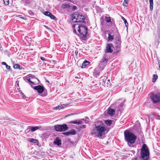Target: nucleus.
Here are the masks:
<instances>
[{
    "mask_svg": "<svg viewBox=\"0 0 160 160\" xmlns=\"http://www.w3.org/2000/svg\"><path fill=\"white\" fill-rule=\"evenodd\" d=\"M29 141L31 142L34 143L36 144L38 143V140L33 138H30L29 140Z\"/></svg>",
    "mask_w": 160,
    "mask_h": 160,
    "instance_id": "24",
    "label": "nucleus"
},
{
    "mask_svg": "<svg viewBox=\"0 0 160 160\" xmlns=\"http://www.w3.org/2000/svg\"><path fill=\"white\" fill-rule=\"evenodd\" d=\"M80 128H86V125H83L80 127Z\"/></svg>",
    "mask_w": 160,
    "mask_h": 160,
    "instance_id": "44",
    "label": "nucleus"
},
{
    "mask_svg": "<svg viewBox=\"0 0 160 160\" xmlns=\"http://www.w3.org/2000/svg\"><path fill=\"white\" fill-rule=\"evenodd\" d=\"M120 45H118V46H117V47H116V50L118 51H119V48H120Z\"/></svg>",
    "mask_w": 160,
    "mask_h": 160,
    "instance_id": "41",
    "label": "nucleus"
},
{
    "mask_svg": "<svg viewBox=\"0 0 160 160\" xmlns=\"http://www.w3.org/2000/svg\"><path fill=\"white\" fill-rule=\"evenodd\" d=\"M107 87H108V86H110V82H107Z\"/></svg>",
    "mask_w": 160,
    "mask_h": 160,
    "instance_id": "47",
    "label": "nucleus"
},
{
    "mask_svg": "<svg viewBox=\"0 0 160 160\" xmlns=\"http://www.w3.org/2000/svg\"><path fill=\"white\" fill-rule=\"evenodd\" d=\"M108 58L106 53H105L103 56V58L101 60L100 65H103L102 67H104L106 65V63L108 60Z\"/></svg>",
    "mask_w": 160,
    "mask_h": 160,
    "instance_id": "9",
    "label": "nucleus"
},
{
    "mask_svg": "<svg viewBox=\"0 0 160 160\" xmlns=\"http://www.w3.org/2000/svg\"><path fill=\"white\" fill-rule=\"evenodd\" d=\"M99 72L96 69H95L93 72V74L95 76L97 77L99 75Z\"/></svg>",
    "mask_w": 160,
    "mask_h": 160,
    "instance_id": "27",
    "label": "nucleus"
},
{
    "mask_svg": "<svg viewBox=\"0 0 160 160\" xmlns=\"http://www.w3.org/2000/svg\"><path fill=\"white\" fill-rule=\"evenodd\" d=\"M141 158L144 160H148L149 157L150 153L147 145L144 144L141 149Z\"/></svg>",
    "mask_w": 160,
    "mask_h": 160,
    "instance_id": "4",
    "label": "nucleus"
},
{
    "mask_svg": "<svg viewBox=\"0 0 160 160\" xmlns=\"http://www.w3.org/2000/svg\"><path fill=\"white\" fill-rule=\"evenodd\" d=\"M72 28L74 33H76V31H78L79 33L78 34V35L81 39L83 40H86L88 30V28L86 26L74 24L72 25Z\"/></svg>",
    "mask_w": 160,
    "mask_h": 160,
    "instance_id": "2",
    "label": "nucleus"
},
{
    "mask_svg": "<svg viewBox=\"0 0 160 160\" xmlns=\"http://www.w3.org/2000/svg\"><path fill=\"white\" fill-rule=\"evenodd\" d=\"M114 48L113 45L112 44H107L105 50L106 53H112L113 51V49Z\"/></svg>",
    "mask_w": 160,
    "mask_h": 160,
    "instance_id": "10",
    "label": "nucleus"
},
{
    "mask_svg": "<svg viewBox=\"0 0 160 160\" xmlns=\"http://www.w3.org/2000/svg\"><path fill=\"white\" fill-rule=\"evenodd\" d=\"M3 0V1L4 4L5 5H7L8 4L9 2V0Z\"/></svg>",
    "mask_w": 160,
    "mask_h": 160,
    "instance_id": "37",
    "label": "nucleus"
},
{
    "mask_svg": "<svg viewBox=\"0 0 160 160\" xmlns=\"http://www.w3.org/2000/svg\"><path fill=\"white\" fill-rule=\"evenodd\" d=\"M115 39L116 40V43L118 45H120L121 43V37L118 33L116 35Z\"/></svg>",
    "mask_w": 160,
    "mask_h": 160,
    "instance_id": "16",
    "label": "nucleus"
},
{
    "mask_svg": "<svg viewBox=\"0 0 160 160\" xmlns=\"http://www.w3.org/2000/svg\"><path fill=\"white\" fill-rule=\"evenodd\" d=\"M19 92L20 93V94L22 96V97L23 98L25 99L26 98V97H25V96L24 95V94L22 92V91H19Z\"/></svg>",
    "mask_w": 160,
    "mask_h": 160,
    "instance_id": "35",
    "label": "nucleus"
},
{
    "mask_svg": "<svg viewBox=\"0 0 160 160\" xmlns=\"http://www.w3.org/2000/svg\"><path fill=\"white\" fill-rule=\"evenodd\" d=\"M25 133H27L29 132H32L31 131V128L30 126H28L27 128L25 131Z\"/></svg>",
    "mask_w": 160,
    "mask_h": 160,
    "instance_id": "30",
    "label": "nucleus"
},
{
    "mask_svg": "<svg viewBox=\"0 0 160 160\" xmlns=\"http://www.w3.org/2000/svg\"><path fill=\"white\" fill-rule=\"evenodd\" d=\"M105 20L107 22L109 23L111 22V19L110 17H106L105 18Z\"/></svg>",
    "mask_w": 160,
    "mask_h": 160,
    "instance_id": "32",
    "label": "nucleus"
},
{
    "mask_svg": "<svg viewBox=\"0 0 160 160\" xmlns=\"http://www.w3.org/2000/svg\"><path fill=\"white\" fill-rule=\"evenodd\" d=\"M54 128L55 130L58 132L65 131L68 129V127L65 124L57 125L54 126Z\"/></svg>",
    "mask_w": 160,
    "mask_h": 160,
    "instance_id": "7",
    "label": "nucleus"
},
{
    "mask_svg": "<svg viewBox=\"0 0 160 160\" xmlns=\"http://www.w3.org/2000/svg\"><path fill=\"white\" fill-rule=\"evenodd\" d=\"M75 78L76 79L79 78V77H75Z\"/></svg>",
    "mask_w": 160,
    "mask_h": 160,
    "instance_id": "50",
    "label": "nucleus"
},
{
    "mask_svg": "<svg viewBox=\"0 0 160 160\" xmlns=\"http://www.w3.org/2000/svg\"><path fill=\"white\" fill-rule=\"evenodd\" d=\"M158 78V75L157 74H154L153 75V77L152 78V82H155Z\"/></svg>",
    "mask_w": 160,
    "mask_h": 160,
    "instance_id": "26",
    "label": "nucleus"
},
{
    "mask_svg": "<svg viewBox=\"0 0 160 160\" xmlns=\"http://www.w3.org/2000/svg\"><path fill=\"white\" fill-rule=\"evenodd\" d=\"M34 77H35L34 76L32 75H30L29 77L30 78H28V77H24L23 78L24 80H25L26 82H27L29 83L32 86V85H34V83L30 80L31 79V78H33Z\"/></svg>",
    "mask_w": 160,
    "mask_h": 160,
    "instance_id": "12",
    "label": "nucleus"
},
{
    "mask_svg": "<svg viewBox=\"0 0 160 160\" xmlns=\"http://www.w3.org/2000/svg\"><path fill=\"white\" fill-rule=\"evenodd\" d=\"M108 42H111L113 41L114 39V36L112 35L111 34L108 33Z\"/></svg>",
    "mask_w": 160,
    "mask_h": 160,
    "instance_id": "18",
    "label": "nucleus"
},
{
    "mask_svg": "<svg viewBox=\"0 0 160 160\" xmlns=\"http://www.w3.org/2000/svg\"><path fill=\"white\" fill-rule=\"evenodd\" d=\"M62 108L63 107L62 106V105H58V106L56 107L55 109H59V110L62 109Z\"/></svg>",
    "mask_w": 160,
    "mask_h": 160,
    "instance_id": "36",
    "label": "nucleus"
},
{
    "mask_svg": "<svg viewBox=\"0 0 160 160\" xmlns=\"http://www.w3.org/2000/svg\"><path fill=\"white\" fill-rule=\"evenodd\" d=\"M46 95H43V96H46ZM42 96H43V95H42Z\"/></svg>",
    "mask_w": 160,
    "mask_h": 160,
    "instance_id": "55",
    "label": "nucleus"
},
{
    "mask_svg": "<svg viewBox=\"0 0 160 160\" xmlns=\"http://www.w3.org/2000/svg\"><path fill=\"white\" fill-rule=\"evenodd\" d=\"M122 20H123V21H124V22L125 23L126 26L127 27L128 24V23L126 20L123 17H122Z\"/></svg>",
    "mask_w": 160,
    "mask_h": 160,
    "instance_id": "34",
    "label": "nucleus"
},
{
    "mask_svg": "<svg viewBox=\"0 0 160 160\" xmlns=\"http://www.w3.org/2000/svg\"><path fill=\"white\" fill-rule=\"evenodd\" d=\"M28 12L29 15L31 16H32L34 15V12H32L31 10H29Z\"/></svg>",
    "mask_w": 160,
    "mask_h": 160,
    "instance_id": "38",
    "label": "nucleus"
},
{
    "mask_svg": "<svg viewBox=\"0 0 160 160\" xmlns=\"http://www.w3.org/2000/svg\"><path fill=\"white\" fill-rule=\"evenodd\" d=\"M69 132L70 135H75L76 134V132L75 130L72 129Z\"/></svg>",
    "mask_w": 160,
    "mask_h": 160,
    "instance_id": "31",
    "label": "nucleus"
},
{
    "mask_svg": "<svg viewBox=\"0 0 160 160\" xmlns=\"http://www.w3.org/2000/svg\"><path fill=\"white\" fill-rule=\"evenodd\" d=\"M115 111L114 109H112L111 108H108L107 110V113L108 115L107 116L109 115L110 116H112L115 113Z\"/></svg>",
    "mask_w": 160,
    "mask_h": 160,
    "instance_id": "15",
    "label": "nucleus"
},
{
    "mask_svg": "<svg viewBox=\"0 0 160 160\" xmlns=\"http://www.w3.org/2000/svg\"><path fill=\"white\" fill-rule=\"evenodd\" d=\"M156 118L157 119L160 120V116L158 115H156Z\"/></svg>",
    "mask_w": 160,
    "mask_h": 160,
    "instance_id": "46",
    "label": "nucleus"
},
{
    "mask_svg": "<svg viewBox=\"0 0 160 160\" xmlns=\"http://www.w3.org/2000/svg\"><path fill=\"white\" fill-rule=\"evenodd\" d=\"M150 98L154 103L158 102L160 101V93L152 94L150 96Z\"/></svg>",
    "mask_w": 160,
    "mask_h": 160,
    "instance_id": "8",
    "label": "nucleus"
},
{
    "mask_svg": "<svg viewBox=\"0 0 160 160\" xmlns=\"http://www.w3.org/2000/svg\"><path fill=\"white\" fill-rule=\"evenodd\" d=\"M68 1H69V2H72V0H67Z\"/></svg>",
    "mask_w": 160,
    "mask_h": 160,
    "instance_id": "51",
    "label": "nucleus"
},
{
    "mask_svg": "<svg viewBox=\"0 0 160 160\" xmlns=\"http://www.w3.org/2000/svg\"><path fill=\"white\" fill-rule=\"evenodd\" d=\"M33 0H22V2L24 3L25 5H27L30 3Z\"/></svg>",
    "mask_w": 160,
    "mask_h": 160,
    "instance_id": "23",
    "label": "nucleus"
},
{
    "mask_svg": "<svg viewBox=\"0 0 160 160\" xmlns=\"http://www.w3.org/2000/svg\"><path fill=\"white\" fill-rule=\"evenodd\" d=\"M84 121L85 120L84 119H78V125L83 124L84 122Z\"/></svg>",
    "mask_w": 160,
    "mask_h": 160,
    "instance_id": "28",
    "label": "nucleus"
},
{
    "mask_svg": "<svg viewBox=\"0 0 160 160\" xmlns=\"http://www.w3.org/2000/svg\"><path fill=\"white\" fill-rule=\"evenodd\" d=\"M72 21L74 22H83L86 23L87 19L81 14L75 12L72 16Z\"/></svg>",
    "mask_w": 160,
    "mask_h": 160,
    "instance_id": "5",
    "label": "nucleus"
},
{
    "mask_svg": "<svg viewBox=\"0 0 160 160\" xmlns=\"http://www.w3.org/2000/svg\"><path fill=\"white\" fill-rule=\"evenodd\" d=\"M74 114H75L74 113H71V114H68V115H66V117H68V116H70V115H74Z\"/></svg>",
    "mask_w": 160,
    "mask_h": 160,
    "instance_id": "49",
    "label": "nucleus"
},
{
    "mask_svg": "<svg viewBox=\"0 0 160 160\" xmlns=\"http://www.w3.org/2000/svg\"><path fill=\"white\" fill-rule=\"evenodd\" d=\"M43 14L47 16L50 17L51 19L54 20L56 18L53 15L51 12L48 11H46L43 13Z\"/></svg>",
    "mask_w": 160,
    "mask_h": 160,
    "instance_id": "14",
    "label": "nucleus"
},
{
    "mask_svg": "<svg viewBox=\"0 0 160 160\" xmlns=\"http://www.w3.org/2000/svg\"><path fill=\"white\" fill-rule=\"evenodd\" d=\"M34 89L39 93H41L44 91V88L43 86L38 85L34 87Z\"/></svg>",
    "mask_w": 160,
    "mask_h": 160,
    "instance_id": "11",
    "label": "nucleus"
},
{
    "mask_svg": "<svg viewBox=\"0 0 160 160\" xmlns=\"http://www.w3.org/2000/svg\"><path fill=\"white\" fill-rule=\"evenodd\" d=\"M72 10H75L78 9V7L75 5H73L71 7Z\"/></svg>",
    "mask_w": 160,
    "mask_h": 160,
    "instance_id": "40",
    "label": "nucleus"
},
{
    "mask_svg": "<svg viewBox=\"0 0 160 160\" xmlns=\"http://www.w3.org/2000/svg\"><path fill=\"white\" fill-rule=\"evenodd\" d=\"M108 128L103 123L102 121H98L95 125L92 134L94 137L102 138L106 132L108 131Z\"/></svg>",
    "mask_w": 160,
    "mask_h": 160,
    "instance_id": "1",
    "label": "nucleus"
},
{
    "mask_svg": "<svg viewBox=\"0 0 160 160\" xmlns=\"http://www.w3.org/2000/svg\"><path fill=\"white\" fill-rule=\"evenodd\" d=\"M40 58L42 61H46V59L42 57H40Z\"/></svg>",
    "mask_w": 160,
    "mask_h": 160,
    "instance_id": "43",
    "label": "nucleus"
},
{
    "mask_svg": "<svg viewBox=\"0 0 160 160\" xmlns=\"http://www.w3.org/2000/svg\"><path fill=\"white\" fill-rule=\"evenodd\" d=\"M135 160H137V158H135Z\"/></svg>",
    "mask_w": 160,
    "mask_h": 160,
    "instance_id": "54",
    "label": "nucleus"
},
{
    "mask_svg": "<svg viewBox=\"0 0 160 160\" xmlns=\"http://www.w3.org/2000/svg\"><path fill=\"white\" fill-rule=\"evenodd\" d=\"M105 123L107 126H109L112 124V120H107L104 121Z\"/></svg>",
    "mask_w": 160,
    "mask_h": 160,
    "instance_id": "21",
    "label": "nucleus"
},
{
    "mask_svg": "<svg viewBox=\"0 0 160 160\" xmlns=\"http://www.w3.org/2000/svg\"><path fill=\"white\" fill-rule=\"evenodd\" d=\"M107 82H110V80H107Z\"/></svg>",
    "mask_w": 160,
    "mask_h": 160,
    "instance_id": "52",
    "label": "nucleus"
},
{
    "mask_svg": "<svg viewBox=\"0 0 160 160\" xmlns=\"http://www.w3.org/2000/svg\"><path fill=\"white\" fill-rule=\"evenodd\" d=\"M53 144L54 145H56L58 146H60L62 144L61 140L59 137H57L53 142Z\"/></svg>",
    "mask_w": 160,
    "mask_h": 160,
    "instance_id": "13",
    "label": "nucleus"
},
{
    "mask_svg": "<svg viewBox=\"0 0 160 160\" xmlns=\"http://www.w3.org/2000/svg\"><path fill=\"white\" fill-rule=\"evenodd\" d=\"M63 133L64 134L67 136H68L69 135H70L69 133V132H64Z\"/></svg>",
    "mask_w": 160,
    "mask_h": 160,
    "instance_id": "42",
    "label": "nucleus"
},
{
    "mask_svg": "<svg viewBox=\"0 0 160 160\" xmlns=\"http://www.w3.org/2000/svg\"><path fill=\"white\" fill-rule=\"evenodd\" d=\"M128 4V0H124L123 5L125 7H127Z\"/></svg>",
    "mask_w": 160,
    "mask_h": 160,
    "instance_id": "33",
    "label": "nucleus"
},
{
    "mask_svg": "<svg viewBox=\"0 0 160 160\" xmlns=\"http://www.w3.org/2000/svg\"><path fill=\"white\" fill-rule=\"evenodd\" d=\"M126 100L124 99H120L118 100L115 103L116 109L118 111H121L124 105Z\"/></svg>",
    "mask_w": 160,
    "mask_h": 160,
    "instance_id": "6",
    "label": "nucleus"
},
{
    "mask_svg": "<svg viewBox=\"0 0 160 160\" xmlns=\"http://www.w3.org/2000/svg\"><path fill=\"white\" fill-rule=\"evenodd\" d=\"M150 4V10H152L153 8V0H149Z\"/></svg>",
    "mask_w": 160,
    "mask_h": 160,
    "instance_id": "29",
    "label": "nucleus"
},
{
    "mask_svg": "<svg viewBox=\"0 0 160 160\" xmlns=\"http://www.w3.org/2000/svg\"><path fill=\"white\" fill-rule=\"evenodd\" d=\"M124 134L125 141L128 145L130 147H133V144L135 143L137 137L133 133L127 130L124 131Z\"/></svg>",
    "mask_w": 160,
    "mask_h": 160,
    "instance_id": "3",
    "label": "nucleus"
},
{
    "mask_svg": "<svg viewBox=\"0 0 160 160\" xmlns=\"http://www.w3.org/2000/svg\"><path fill=\"white\" fill-rule=\"evenodd\" d=\"M13 68L14 69H19V70H22L23 68L19 64H16L13 66Z\"/></svg>",
    "mask_w": 160,
    "mask_h": 160,
    "instance_id": "19",
    "label": "nucleus"
},
{
    "mask_svg": "<svg viewBox=\"0 0 160 160\" xmlns=\"http://www.w3.org/2000/svg\"><path fill=\"white\" fill-rule=\"evenodd\" d=\"M75 53L76 55H77L78 53V50H75Z\"/></svg>",
    "mask_w": 160,
    "mask_h": 160,
    "instance_id": "48",
    "label": "nucleus"
},
{
    "mask_svg": "<svg viewBox=\"0 0 160 160\" xmlns=\"http://www.w3.org/2000/svg\"><path fill=\"white\" fill-rule=\"evenodd\" d=\"M47 82H48V83H49V81H48V80H47Z\"/></svg>",
    "mask_w": 160,
    "mask_h": 160,
    "instance_id": "53",
    "label": "nucleus"
},
{
    "mask_svg": "<svg viewBox=\"0 0 160 160\" xmlns=\"http://www.w3.org/2000/svg\"><path fill=\"white\" fill-rule=\"evenodd\" d=\"M90 63V62L87 61H84L82 64V68H83L86 67L87 65H88Z\"/></svg>",
    "mask_w": 160,
    "mask_h": 160,
    "instance_id": "22",
    "label": "nucleus"
},
{
    "mask_svg": "<svg viewBox=\"0 0 160 160\" xmlns=\"http://www.w3.org/2000/svg\"><path fill=\"white\" fill-rule=\"evenodd\" d=\"M62 7L63 9H68L71 7L69 4L66 3H63L62 5Z\"/></svg>",
    "mask_w": 160,
    "mask_h": 160,
    "instance_id": "20",
    "label": "nucleus"
},
{
    "mask_svg": "<svg viewBox=\"0 0 160 160\" xmlns=\"http://www.w3.org/2000/svg\"><path fill=\"white\" fill-rule=\"evenodd\" d=\"M71 123L74 124H78V119L76 120L75 121H71Z\"/></svg>",
    "mask_w": 160,
    "mask_h": 160,
    "instance_id": "39",
    "label": "nucleus"
},
{
    "mask_svg": "<svg viewBox=\"0 0 160 160\" xmlns=\"http://www.w3.org/2000/svg\"><path fill=\"white\" fill-rule=\"evenodd\" d=\"M41 128V127L40 126H36V127H31L30 126L31 128V132H33L35 131L36 130L40 128Z\"/></svg>",
    "mask_w": 160,
    "mask_h": 160,
    "instance_id": "17",
    "label": "nucleus"
},
{
    "mask_svg": "<svg viewBox=\"0 0 160 160\" xmlns=\"http://www.w3.org/2000/svg\"><path fill=\"white\" fill-rule=\"evenodd\" d=\"M20 17L23 19L25 20L26 19V18L25 16L21 17V15H20Z\"/></svg>",
    "mask_w": 160,
    "mask_h": 160,
    "instance_id": "45",
    "label": "nucleus"
},
{
    "mask_svg": "<svg viewBox=\"0 0 160 160\" xmlns=\"http://www.w3.org/2000/svg\"><path fill=\"white\" fill-rule=\"evenodd\" d=\"M2 64L3 65H5L6 68L8 70L10 71L11 70L10 67L5 62H2Z\"/></svg>",
    "mask_w": 160,
    "mask_h": 160,
    "instance_id": "25",
    "label": "nucleus"
}]
</instances>
